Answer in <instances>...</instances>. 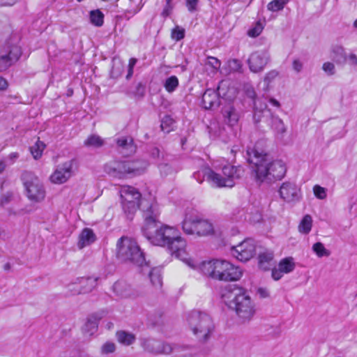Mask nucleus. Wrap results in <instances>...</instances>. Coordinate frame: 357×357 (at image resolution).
<instances>
[{
    "mask_svg": "<svg viewBox=\"0 0 357 357\" xmlns=\"http://www.w3.org/2000/svg\"><path fill=\"white\" fill-rule=\"evenodd\" d=\"M268 55L264 51H257L250 54L248 59L249 68L252 72L261 71L268 61Z\"/></svg>",
    "mask_w": 357,
    "mask_h": 357,
    "instance_id": "nucleus-21",
    "label": "nucleus"
},
{
    "mask_svg": "<svg viewBox=\"0 0 357 357\" xmlns=\"http://www.w3.org/2000/svg\"><path fill=\"white\" fill-rule=\"evenodd\" d=\"M21 179L29 199L40 202L45 199L46 192L43 183L34 173L24 171L21 175Z\"/></svg>",
    "mask_w": 357,
    "mask_h": 357,
    "instance_id": "nucleus-10",
    "label": "nucleus"
},
{
    "mask_svg": "<svg viewBox=\"0 0 357 357\" xmlns=\"http://www.w3.org/2000/svg\"><path fill=\"white\" fill-rule=\"evenodd\" d=\"M151 157L155 160L158 165V161L168 160L172 156L164 151H161L158 147H153L149 151Z\"/></svg>",
    "mask_w": 357,
    "mask_h": 357,
    "instance_id": "nucleus-33",
    "label": "nucleus"
},
{
    "mask_svg": "<svg viewBox=\"0 0 357 357\" xmlns=\"http://www.w3.org/2000/svg\"><path fill=\"white\" fill-rule=\"evenodd\" d=\"M207 64L217 70L220 67L221 63L219 59L213 56H208Z\"/></svg>",
    "mask_w": 357,
    "mask_h": 357,
    "instance_id": "nucleus-52",
    "label": "nucleus"
},
{
    "mask_svg": "<svg viewBox=\"0 0 357 357\" xmlns=\"http://www.w3.org/2000/svg\"><path fill=\"white\" fill-rule=\"evenodd\" d=\"M273 252L271 250H266L259 252L258 255L259 266L264 271H268L271 268L273 264Z\"/></svg>",
    "mask_w": 357,
    "mask_h": 357,
    "instance_id": "nucleus-25",
    "label": "nucleus"
},
{
    "mask_svg": "<svg viewBox=\"0 0 357 357\" xmlns=\"http://www.w3.org/2000/svg\"><path fill=\"white\" fill-rule=\"evenodd\" d=\"M226 93L222 96L220 91H204L202 94V105L206 109H213L227 101Z\"/></svg>",
    "mask_w": 357,
    "mask_h": 357,
    "instance_id": "nucleus-20",
    "label": "nucleus"
},
{
    "mask_svg": "<svg viewBox=\"0 0 357 357\" xmlns=\"http://www.w3.org/2000/svg\"><path fill=\"white\" fill-rule=\"evenodd\" d=\"M148 166L144 160L113 161L106 164L104 170L110 176L121 179L139 176Z\"/></svg>",
    "mask_w": 357,
    "mask_h": 357,
    "instance_id": "nucleus-5",
    "label": "nucleus"
},
{
    "mask_svg": "<svg viewBox=\"0 0 357 357\" xmlns=\"http://www.w3.org/2000/svg\"><path fill=\"white\" fill-rule=\"evenodd\" d=\"M235 94L234 93L232 96H229V97L227 99L226 102H224L223 107L221 109V114L223 118V121L225 123L227 124L229 126H235L241 116V113L236 107L234 103V98Z\"/></svg>",
    "mask_w": 357,
    "mask_h": 357,
    "instance_id": "nucleus-18",
    "label": "nucleus"
},
{
    "mask_svg": "<svg viewBox=\"0 0 357 357\" xmlns=\"http://www.w3.org/2000/svg\"><path fill=\"white\" fill-rule=\"evenodd\" d=\"M231 255L242 262H246L252 259L256 252L255 241L246 238L236 246L230 249Z\"/></svg>",
    "mask_w": 357,
    "mask_h": 357,
    "instance_id": "nucleus-13",
    "label": "nucleus"
},
{
    "mask_svg": "<svg viewBox=\"0 0 357 357\" xmlns=\"http://www.w3.org/2000/svg\"><path fill=\"white\" fill-rule=\"evenodd\" d=\"M96 240V237L93 230L89 228H84L79 236L77 247L79 249L91 244Z\"/></svg>",
    "mask_w": 357,
    "mask_h": 357,
    "instance_id": "nucleus-24",
    "label": "nucleus"
},
{
    "mask_svg": "<svg viewBox=\"0 0 357 357\" xmlns=\"http://www.w3.org/2000/svg\"><path fill=\"white\" fill-rule=\"evenodd\" d=\"M280 197L287 202H296L301 198L300 188L296 183L290 181L284 182L278 190Z\"/></svg>",
    "mask_w": 357,
    "mask_h": 357,
    "instance_id": "nucleus-19",
    "label": "nucleus"
},
{
    "mask_svg": "<svg viewBox=\"0 0 357 357\" xmlns=\"http://www.w3.org/2000/svg\"><path fill=\"white\" fill-rule=\"evenodd\" d=\"M17 38L6 36L0 43V72L6 70L16 63L22 55L21 47L17 44Z\"/></svg>",
    "mask_w": 357,
    "mask_h": 357,
    "instance_id": "nucleus-8",
    "label": "nucleus"
},
{
    "mask_svg": "<svg viewBox=\"0 0 357 357\" xmlns=\"http://www.w3.org/2000/svg\"><path fill=\"white\" fill-rule=\"evenodd\" d=\"M81 289L82 288H81L80 284H79V282L78 283H77V282L72 283V284H70L68 285V289L70 291V294L71 295H74L73 292H75V290H79V289Z\"/></svg>",
    "mask_w": 357,
    "mask_h": 357,
    "instance_id": "nucleus-61",
    "label": "nucleus"
},
{
    "mask_svg": "<svg viewBox=\"0 0 357 357\" xmlns=\"http://www.w3.org/2000/svg\"><path fill=\"white\" fill-rule=\"evenodd\" d=\"M173 9V6L170 2L166 1V4L162 10V12L161 13L162 16L164 17H168Z\"/></svg>",
    "mask_w": 357,
    "mask_h": 357,
    "instance_id": "nucleus-55",
    "label": "nucleus"
},
{
    "mask_svg": "<svg viewBox=\"0 0 357 357\" xmlns=\"http://www.w3.org/2000/svg\"><path fill=\"white\" fill-rule=\"evenodd\" d=\"M312 250L319 257H322L324 256L328 257L330 255V252L326 250L323 243L320 242H317L313 245Z\"/></svg>",
    "mask_w": 357,
    "mask_h": 357,
    "instance_id": "nucleus-42",
    "label": "nucleus"
},
{
    "mask_svg": "<svg viewBox=\"0 0 357 357\" xmlns=\"http://www.w3.org/2000/svg\"><path fill=\"white\" fill-rule=\"evenodd\" d=\"M227 66L229 71L237 72L241 69L242 63L240 60L232 59L228 61Z\"/></svg>",
    "mask_w": 357,
    "mask_h": 357,
    "instance_id": "nucleus-46",
    "label": "nucleus"
},
{
    "mask_svg": "<svg viewBox=\"0 0 357 357\" xmlns=\"http://www.w3.org/2000/svg\"><path fill=\"white\" fill-rule=\"evenodd\" d=\"M349 64L357 66V56L355 54H350L348 56Z\"/></svg>",
    "mask_w": 357,
    "mask_h": 357,
    "instance_id": "nucleus-60",
    "label": "nucleus"
},
{
    "mask_svg": "<svg viewBox=\"0 0 357 357\" xmlns=\"http://www.w3.org/2000/svg\"><path fill=\"white\" fill-rule=\"evenodd\" d=\"M45 146L46 145L43 142L38 139L35 144L30 147V151L34 159L38 160L42 156L43 151Z\"/></svg>",
    "mask_w": 357,
    "mask_h": 357,
    "instance_id": "nucleus-36",
    "label": "nucleus"
},
{
    "mask_svg": "<svg viewBox=\"0 0 357 357\" xmlns=\"http://www.w3.org/2000/svg\"><path fill=\"white\" fill-rule=\"evenodd\" d=\"M12 199V194L10 192H8L3 195H2L1 200H0V206H4L7 204H8Z\"/></svg>",
    "mask_w": 357,
    "mask_h": 357,
    "instance_id": "nucleus-57",
    "label": "nucleus"
},
{
    "mask_svg": "<svg viewBox=\"0 0 357 357\" xmlns=\"http://www.w3.org/2000/svg\"><path fill=\"white\" fill-rule=\"evenodd\" d=\"M262 144L263 142L259 141L253 148H248L245 158L252 165L256 182L271 184L284 178L287 167L280 160H271L269 155L261 149Z\"/></svg>",
    "mask_w": 357,
    "mask_h": 357,
    "instance_id": "nucleus-1",
    "label": "nucleus"
},
{
    "mask_svg": "<svg viewBox=\"0 0 357 357\" xmlns=\"http://www.w3.org/2000/svg\"><path fill=\"white\" fill-rule=\"evenodd\" d=\"M123 66L121 63H114L111 71H110V75L112 78H117L119 77L123 71Z\"/></svg>",
    "mask_w": 357,
    "mask_h": 357,
    "instance_id": "nucleus-48",
    "label": "nucleus"
},
{
    "mask_svg": "<svg viewBox=\"0 0 357 357\" xmlns=\"http://www.w3.org/2000/svg\"><path fill=\"white\" fill-rule=\"evenodd\" d=\"M98 278L88 277L77 279L81 289L75 290L73 294H86L91 292L97 285Z\"/></svg>",
    "mask_w": 357,
    "mask_h": 357,
    "instance_id": "nucleus-23",
    "label": "nucleus"
},
{
    "mask_svg": "<svg viewBox=\"0 0 357 357\" xmlns=\"http://www.w3.org/2000/svg\"><path fill=\"white\" fill-rule=\"evenodd\" d=\"M140 345L144 351L153 355H168L171 354L173 350L170 344L160 340L151 337L141 338Z\"/></svg>",
    "mask_w": 357,
    "mask_h": 357,
    "instance_id": "nucleus-14",
    "label": "nucleus"
},
{
    "mask_svg": "<svg viewBox=\"0 0 357 357\" xmlns=\"http://www.w3.org/2000/svg\"><path fill=\"white\" fill-rule=\"evenodd\" d=\"M116 338L118 341L126 346L131 345L136 340L135 335L131 333L125 331H120L116 332Z\"/></svg>",
    "mask_w": 357,
    "mask_h": 357,
    "instance_id": "nucleus-30",
    "label": "nucleus"
},
{
    "mask_svg": "<svg viewBox=\"0 0 357 357\" xmlns=\"http://www.w3.org/2000/svg\"><path fill=\"white\" fill-rule=\"evenodd\" d=\"M312 226V219L310 215H305L301 220L298 225V231L303 234H307L311 231Z\"/></svg>",
    "mask_w": 357,
    "mask_h": 357,
    "instance_id": "nucleus-32",
    "label": "nucleus"
},
{
    "mask_svg": "<svg viewBox=\"0 0 357 357\" xmlns=\"http://www.w3.org/2000/svg\"><path fill=\"white\" fill-rule=\"evenodd\" d=\"M76 165L77 160L74 158L57 165L50 177L51 182L56 184L66 183L74 174Z\"/></svg>",
    "mask_w": 357,
    "mask_h": 357,
    "instance_id": "nucleus-12",
    "label": "nucleus"
},
{
    "mask_svg": "<svg viewBox=\"0 0 357 357\" xmlns=\"http://www.w3.org/2000/svg\"><path fill=\"white\" fill-rule=\"evenodd\" d=\"M84 145L98 148L103 145V140L96 135H91L84 141Z\"/></svg>",
    "mask_w": 357,
    "mask_h": 357,
    "instance_id": "nucleus-41",
    "label": "nucleus"
},
{
    "mask_svg": "<svg viewBox=\"0 0 357 357\" xmlns=\"http://www.w3.org/2000/svg\"><path fill=\"white\" fill-rule=\"evenodd\" d=\"M114 292L120 297H129L132 294L131 286L125 281H117L113 285Z\"/></svg>",
    "mask_w": 357,
    "mask_h": 357,
    "instance_id": "nucleus-26",
    "label": "nucleus"
},
{
    "mask_svg": "<svg viewBox=\"0 0 357 357\" xmlns=\"http://www.w3.org/2000/svg\"><path fill=\"white\" fill-rule=\"evenodd\" d=\"M199 0H185V6L189 12L193 13L197 10Z\"/></svg>",
    "mask_w": 357,
    "mask_h": 357,
    "instance_id": "nucleus-51",
    "label": "nucleus"
},
{
    "mask_svg": "<svg viewBox=\"0 0 357 357\" xmlns=\"http://www.w3.org/2000/svg\"><path fill=\"white\" fill-rule=\"evenodd\" d=\"M224 275L222 281H236L242 276V271L238 266H235L230 262L227 261Z\"/></svg>",
    "mask_w": 357,
    "mask_h": 357,
    "instance_id": "nucleus-22",
    "label": "nucleus"
},
{
    "mask_svg": "<svg viewBox=\"0 0 357 357\" xmlns=\"http://www.w3.org/2000/svg\"><path fill=\"white\" fill-rule=\"evenodd\" d=\"M271 128L278 134H283L286 132V128L282 119L278 116H271Z\"/></svg>",
    "mask_w": 357,
    "mask_h": 357,
    "instance_id": "nucleus-37",
    "label": "nucleus"
},
{
    "mask_svg": "<svg viewBox=\"0 0 357 357\" xmlns=\"http://www.w3.org/2000/svg\"><path fill=\"white\" fill-rule=\"evenodd\" d=\"M331 58L337 64H344L347 61V54L341 45H333L331 48Z\"/></svg>",
    "mask_w": 357,
    "mask_h": 357,
    "instance_id": "nucleus-28",
    "label": "nucleus"
},
{
    "mask_svg": "<svg viewBox=\"0 0 357 357\" xmlns=\"http://www.w3.org/2000/svg\"><path fill=\"white\" fill-rule=\"evenodd\" d=\"M293 68L296 72H300L303 68V64L299 60H294L293 61Z\"/></svg>",
    "mask_w": 357,
    "mask_h": 357,
    "instance_id": "nucleus-62",
    "label": "nucleus"
},
{
    "mask_svg": "<svg viewBox=\"0 0 357 357\" xmlns=\"http://www.w3.org/2000/svg\"><path fill=\"white\" fill-rule=\"evenodd\" d=\"M142 233L151 244L165 247L172 255L185 259L186 242L178 236L174 227L160 222L143 230Z\"/></svg>",
    "mask_w": 357,
    "mask_h": 357,
    "instance_id": "nucleus-2",
    "label": "nucleus"
},
{
    "mask_svg": "<svg viewBox=\"0 0 357 357\" xmlns=\"http://www.w3.org/2000/svg\"><path fill=\"white\" fill-rule=\"evenodd\" d=\"M182 229L186 234L198 236L219 235L220 231L208 220L198 217L185 216L182 222Z\"/></svg>",
    "mask_w": 357,
    "mask_h": 357,
    "instance_id": "nucleus-9",
    "label": "nucleus"
},
{
    "mask_svg": "<svg viewBox=\"0 0 357 357\" xmlns=\"http://www.w3.org/2000/svg\"><path fill=\"white\" fill-rule=\"evenodd\" d=\"M90 21L96 26H101L104 22V15L98 9L90 12Z\"/></svg>",
    "mask_w": 357,
    "mask_h": 357,
    "instance_id": "nucleus-35",
    "label": "nucleus"
},
{
    "mask_svg": "<svg viewBox=\"0 0 357 357\" xmlns=\"http://www.w3.org/2000/svg\"><path fill=\"white\" fill-rule=\"evenodd\" d=\"M190 328L200 342H206L211 338L215 330L211 317L205 312L192 311L188 317Z\"/></svg>",
    "mask_w": 357,
    "mask_h": 357,
    "instance_id": "nucleus-7",
    "label": "nucleus"
},
{
    "mask_svg": "<svg viewBox=\"0 0 357 357\" xmlns=\"http://www.w3.org/2000/svg\"><path fill=\"white\" fill-rule=\"evenodd\" d=\"M227 261L225 260H213L203 261L199 266V270L209 278L220 281L222 280L224 271H225V264Z\"/></svg>",
    "mask_w": 357,
    "mask_h": 357,
    "instance_id": "nucleus-15",
    "label": "nucleus"
},
{
    "mask_svg": "<svg viewBox=\"0 0 357 357\" xmlns=\"http://www.w3.org/2000/svg\"><path fill=\"white\" fill-rule=\"evenodd\" d=\"M128 95L132 98H140L144 96V91H128Z\"/></svg>",
    "mask_w": 357,
    "mask_h": 357,
    "instance_id": "nucleus-58",
    "label": "nucleus"
},
{
    "mask_svg": "<svg viewBox=\"0 0 357 357\" xmlns=\"http://www.w3.org/2000/svg\"><path fill=\"white\" fill-rule=\"evenodd\" d=\"M231 219L235 222L246 221L255 224L261 220L262 215L257 208L249 205L246 208H236L232 213Z\"/></svg>",
    "mask_w": 357,
    "mask_h": 357,
    "instance_id": "nucleus-17",
    "label": "nucleus"
},
{
    "mask_svg": "<svg viewBox=\"0 0 357 357\" xmlns=\"http://www.w3.org/2000/svg\"><path fill=\"white\" fill-rule=\"evenodd\" d=\"M257 293L260 296L261 298H266L269 295L268 291L266 289H263V288H259L257 290Z\"/></svg>",
    "mask_w": 357,
    "mask_h": 357,
    "instance_id": "nucleus-63",
    "label": "nucleus"
},
{
    "mask_svg": "<svg viewBox=\"0 0 357 357\" xmlns=\"http://www.w3.org/2000/svg\"><path fill=\"white\" fill-rule=\"evenodd\" d=\"M116 144L121 151H125V154L129 155L133 153L136 151V146L133 144V139L130 137H123L116 140Z\"/></svg>",
    "mask_w": 357,
    "mask_h": 357,
    "instance_id": "nucleus-27",
    "label": "nucleus"
},
{
    "mask_svg": "<svg viewBox=\"0 0 357 357\" xmlns=\"http://www.w3.org/2000/svg\"><path fill=\"white\" fill-rule=\"evenodd\" d=\"M142 211L144 218V225L142 231L153 227L158 223L161 222L159 220L160 214L158 205L156 203L149 204L147 201H142Z\"/></svg>",
    "mask_w": 357,
    "mask_h": 357,
    "instance_id": "nucleus-16",
    "label": "nucleus"
},
{
    "mask_svg": "<svg viewBox=\"0 0 357 357\" xmlns=\"http://www.w3.org/2000/svg\"><path fill=\"white\" fill-rule=\"evenodd\" d=\"M101 317L98 313L91 315L85 324L84 331L90 335L93 334L98 329V321Z\"/></svg>",
    "mask_w": 357,
    "mask_h": 357,
    "instance_id": "nucleus-29",
    "label": "nucleus"
},
{
    "mask_svg": "<svg viewBox=\"0 0 357 357\" xmlns=\"http://www.w3.org/2000/svg\"><path fill=\"white\" fill-rule=\"evenodd\" d=\"M278 268L284 273H289L295 268V264L293 261V258L287 257L281 260L278 264Z\"/></svg>",
    "mask_w": 357,
    "mask_h": 357,
    "instance_id": "nucleus-34",
    "label": "nucleus"
},
{
    "mask_svg": "<svg viewBox=\"0 0 357 357\" xmlns=\"http://www.w3.org/2000/svg\"><path fill=\"white\" fill-rule=\"evenodd\" d=\"M247 92L248 95L253 98V104L255 109H259L260 111H263L264 109H266L267 105L266 102L261 104L259 100H257L255 98V91H247Z\"/></svg>",
    "mask_w": 357,
    "mask_h": 357,
    "instance_id": "nucleus-43",
    "label": "nucleus"
},
{
    "mask_svg": "<svg viewBox=\"0 0 357 357\" xmlns=\"http://www.w3.org/2000/svg\"><path fill=\"white\" fill-rule=\"evenodd\" d=\"M284 273L278 268V269L274 268L272 270V277L275 280H280Z\"/></svg>",
    "mask_w": 357,
    "mask_h": 357,
    "instance_id": "nucleus-59",
    "label": "nucleus"
},
{
    "mask_svg": "<svg viewBox=\"0 0 357 357\" xmlns=\"http://www.w3.org/2000/svg\"><path fill=\"white\" fill-rule=\"evenodd\" d=\"M222 297L227 300V305L234 309L237 315L243 321H249L255 314L254 305L246 291L236 285L229 287Z\"/></svg>",
    "mask_w": 357,
    "mask_h": 357,
    "instance_id": "nucleus-4",
    "label": "nucleus"
},
{
    "mask_svg": "<svg viewBox=\"0 0 357 357\" xmlns=\"http://www.w3.org/2000/svg\"><path fill=\"white\" fill-rule=\"evenodd\" d=\"M116 346L112 342H106L102 346L101 351L104 354H112L115 351Z\"/></svg>",
    "mask_w": 357,
    "mask_h": 357,
    "instance_id": "nucleus-50",
    "label": "nucleus"
},
{
    "mask_svg": "<svg viewBox=\"0 0 357 357\" xmlns=\"http://www.w3.org/2000/svg\"><path fill=\"white\" fill-rule=\"evenodd\" d=\"M120 194L123 212L128 219L132 220L136 211L139 208L142 195L137 188L130 185L122 187Z\"/></svg>",
    "mask_w": 357,
    "mask_h": 357,
    "instance_id": "nucleus-11",
    "label": "nucleus"
},
{
    "mask_svg": "<svg viewBox=\"0 0 357 357\" xmlns=\"http://www.w3.org/2000/svg\"><path fill=\"white\" fill-rule=\"evenodd\" d=\"M178 85V79L175 75L167 77L164 83L165 89H175Z\"/></svg>",
    "mask_w": 357,
    "mask_h": 357,
    "instance_id": "nucleus-44",
    "label": "nucleus"
},
{
    "mask_svg": "<svg viewBox=\"0 0 357 357\" xmlns=\"http://www.w3.org/2000/svg\"><path fill=\"white\" fill-rule=\"evenodd\" d=\"M174 123L175 121L169 115H165L161 120V130L169 133L173 130Z\"/></svg>",
    "mask_w": 357,
    "mask_h": 357,
    "instance_id": "nucleus-38",
    "label": "nucleus"
},
{
    "mask_svg": "<svg viewBox=\"0 0 357 357\" xmlns=\"http://www.w3.org/2000/svg\"><path fill=\"white\" fill-rule=\"evenodd\" d=\"M185 37V29L179 26H176L172 31V38L176 41H179Z\"/></svg>",
    "mask_w": 357,
    "mask_h": 357,
    "instance_id": "nucleus-45",
    "label": "nucleus"
},
{
    "mask_svg": "<svg viewBox=\"0 0 357 357\" xmlns=\"http://www.w3.org/2000/svg\"><path fill=\"white\" fill-rule=\"evenodd\" d=\"M243 172V169L239 166L228 165L222 167V174H220L215 173L210 167H206L201 171L194 173L193 177L199 183H202L203 180L205 179L215 187L231 188L234 185L235 181L241 178Z\"/></svg>",
    "mask_w": 357,
    "mask_h": 357,
    "instance_id": "nucleus-3",
    "label": "nucleus"
},
{
    "mask_svg": "<svg viewBox=\"0 0 357 357\" xmlns=\"http://www.w3.org/2000/svg\"><path fill=\"white\" fill-rule=\"evenodd\" d=\"M116 247V257L120 261L140 267L144 265L149 266V262L146 261L144 252L135 240L122 236L118 240Z\"/></svg>",
    "mask_w": 357,
    "mask_h": 357,
    "instance_id": "nucleus-6",
    "label": "nucleus"
},
{
    "mask_svg": "<svg viewBox=\"0 0 357 357\" xmlns=\"http://www.w3.org/2000/svg\"><path fill=\"white\" fill-rule=\"evenodd\" d=\"M136 63H137V59L135 58H131L129 60L128 69V73L126 75L127 79H129L132 76L133 68H134V66H135Z\"/></svg>",
    "mask_w": 357,
    "mask_h": 357,
    "instance_id": "nucleus-54",
    "label": "nucleus"
},
{
    "mask_svg": "<svg viewBox=\"0 0 357 357\" xmlns=\"http://www.w3.org/2000/svg\"><path fill=\"white\" fill-rule=\"evenodd\" d=\"M289 0H273L267 5V9L272 12L282 10Z\"/></svg>",
    "mask_w": 357,
    "mask_h": 357,
    "instance_id": "nucleus-40",
    "label": "nucleus"
},
{
    "mask_svg": "<svg viewBox=\"0 0 357 357\" xmlns=\"http://www.w3.org/2000/svg\"><path fill=\"white\" fill-rule=\"evenodd\" d=\"M278 75V73L276 70H271L266 74L264 78V82H267V84H268Z\"/></svg>",
    "mask_w": 357,
    "mask_h": 357,
    "instance_id": "nucleus-56",
    "label": "nucleus"
},
{
    "mask_svg": "<svg viewBox=\"0 0 357 357\" xmlns=\"http://www.w3.org/2000/svg\"><path fill=\"white\" fill-rule=\"evenodd\" d=\"M323 70L326 73H327L329 75H334L335 73V66L331 62H326L323 64L322 67Z\"/></svg>",
    "mask_w": 357,
    "mask_h": 357,
    "instance_id": "nucleus-53",
    "label": "nucleus"
},
{
    "mask_svg": "<svg viewBox=\"0 0 357 357\" xmlns=\"http://www.w3.org/2000/svg\"><path fill=\"white\" fill-rule=\"evenodd\" d=\"M314 195L320 199H324L326 197V189L324 188H322L319 185H314Z\"/></svg>",
    "mask_w": 357,
    "mask_h": 357,
    "instance_id": "nucleus-49",
    "label": "nucleus"
},
{
    "mask_svg": "<svg viewBox=\"0 0 357 357\" xmlns=\"http://www.w3.org/2000/svg\"><path fill=\"white\" fill-rule=\"evenodd\" d=\"M151 284L156 288L160 289L162 284L161 269L158 267L151 268L149 273Z\"/></svg>",
    "mask_w": 357,
    "mask_h": 357,
    "instance_id": "nucleus-31",
    "label": "nucleus"
},
{
    "mask_svg": "<svg viewBox=\"0 0 357 357\" xmlns=\"http://www.w3.org/2000/svg\"><path fill=\"white\" fill-rule=\"evenodd\" d=\"M172 160V157L168 158V160L158 161V166L160 169V174L162 176H167L174 172L173 167L169 164Z\"/></svg>",
    "mask_w": 357,
    "mask_h": 357,
    "instance_id": "nucleus-39",
    "label": "nucleus"
},
{
    "mask_svg": "<svg viewBox=\"0 0 357 357\" xmlns=\"http://www.w3.org/2000/svg\"><path fill=\"white\" fill-rule=\"evenodd\" d=\"M8 84L7 81L2 77H0V89H7Z\"/></svg>",
    "mask_w": 357,
    "mask_h": 357,
    "instance_id": "nucleus-64",
    "label": "nucleus"
},
{
    "mask_svg": "<svg viewBox=\"0 0 357 357\" xmlns=\"http://www.w3.org/2000/svg\"><path fill=\"white\" fill-rule=\"evenodd\" d=\"M264 27L261 22H258L256 23L254 27L248 30V34L250 37H257L260 35Z\"/></svg>",
    "mask_w": 357,
    "mask_h": 357,
    "instance_id": "nucleus-47",
    "label": "nucleus"
}]
</instances>
